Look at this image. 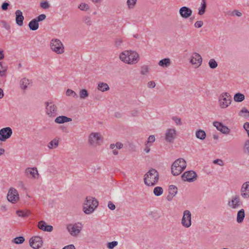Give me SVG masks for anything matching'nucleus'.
Here are the masks:
<instances>
[{"label":"nucleus","mask_w":249,"mask_h":249,"mask_svg":"<svg viewBox=\"0 0 249 249\" xmlns=\"http://www.w3.org/2000/svg\"><path fill=\"white\" fill-rule=\"evenodd\" d=\"M233 99L235 102H241L245 100V97L243 93L237 92L234 94Z\"/></svg>","instance_id":"7c9ffc66"},{"label":"nucleus","mask_w":249,"mask_h":249,"mask_svg":"<svg viewBox=\"0 0 249 249\" xmlns=\"http://www.w3.org/2000/svg\"><path fill=\"white\" fill-rule=\"evenodd\" d=\"M28 26L31 30L36 31L39 28V23L34 18L29 22Z\"/></svg>","instance_id":"c756f323"},{"label":"nucleus","mask_w":249,"mask_h":249,"mask_svg":"<svg viewBox=\"0 0 249 249\" xmlns=\"http://www.w3.org/2000/svg\"><path fill=\"white\" fill-rule=\"evenodd\" d=\"M190 63L195 68H198L202 64V58L198 53L196 52L193 53L191 56Z\"/></svg>","instance_id":"f8f14e48"},{"label":"nucleus","mask_w":249,"mask_h":249,"mask_svg":"<svg viewBox=\"0 0 249 249\" xmlns=\"http://www.w3.org/2000/svg\"><path fill=\"white\" fill-rule=\"evenodd\" d=\"M186 162L184 159L179 158L176 160L171 166V172L174 176H178L186 167Z\"/></svg>","instance_id":"20e7f679"},{"label":"nucleus","mask_w":249,"mask_h":249,"mask_svg":"<svg viewBox=\"0 0 249 249\" xmlns=\"http://www.w3.org/2000/svg\"><path fill=\"white\" fill-rule=\"evenodd\" d=\"M83 228L82 223L77 222L67 225V229L70 233H79Z\"/></svg>","instance_id":"9b49d317"},{"label":"nucleus","mask_w":249,"mask_h":249,"mask_svg":"<svg viewBox=\"0 0 249 249\" xmlns=\"http://www.w3.org/2000/svg\"><path fill=\"white\" fill-rule=\"evenodd\" d=\"M63 249H75V248L73 245L71 244L64 247Z\"/></svg>","instance_id":"680f3d73"},{"label":"nucleus","mask_w":249,"mask_h":249,"mask_svg":"<svg viewBox=\"0 0 249 249\" xmlns=\"http://www.w3.org/2000/svg\"><path fill=\"white\" fill-rule=\"evenodd\" d=\"M159 179V173L154 169H150L144 175V183L148 186H154Z\"/></svg>","instance_id":"7ed1b4c3"},{"label":"nucleus","mask_w":249,"mask_h":249,"mask_svg":"<svg viewBox=\"0 0 249 249\" xmlns=\"http://www.w3.org/2000/svg\"><path fill=\"white\" fill-rule=\"evenodd\" d=\"M108 207L111 210H115L116 208L115 205L111 201L108 203Z\"/></svg>","instance_id":"052dcab7"},{"label":"nucleus","mask_w":249,"mask_h":249,"mask_svg":"<svg viewBox=\"0 0 249 249\" xmlns=\"http://www.w3.org/2000/svg\"><path fill=\"white\" fill-rule=\"evenodd\" d=\"M66 95L67 96L72 97L74 98H76L78 97L76 93L74 91L71 89H68L66 90Z\"/></svg>","instance_id":"a19ab883"},{"label":"nucleus","mask_w":249,"mask_h":249,"mask_svg":"<svg viewBox=\"0 0 249 249\" xmlns=\"http://www.w3.org/2000/svg\"><path fill=\"white\" fill-rule=\"evenodd\" d=\"M243 127L246 131V132L248 134V137H249V122L245 123L244 124Z\"/></svg>","instance_id":"4d7b16f0"},{"label":"nucleus","mask_w":249,"mask_h":249,"mask_svg":"<svg viewBox=\"0 0 249 249\" xmlns=\"http://www.w3.org/2000/svg\"><path fill=\"white\" fill-rule=\"evenodd\" d=\"M119 58L126 64L134 65L138 62L140 57L138 53L134 51L125 50L120 54Z\"/></svg>","instance_id":"f257e3e1"},{"label":"nucleus","mask_w":249,"mask_h":249,"mask_svg":"<svg viewBox=\"0 0 249 249\" xmlns=\"http://www.w3.org/2000/svg\"><path fill=\"white\" fill-rule=\"evenodd\" d=\"M171 64V60L168 58L162 59L158 62L159 66L163 68L169 67Z\"/></svg>","instance_id":"cd10ccee"},{"label":"nucleus","mask_w":249,"mask_h":249,"mask_svg":"<svg viewBox=\"0 0 249 249\" xmlns=\"http://www.w3.org/2000/svg\"><path fill=\"white\" fill-rule=\"evenodd\" d=\"M59 144V140L57 139H54L52 140L48 145L49 149H54L58 147Z\"/></svg>","instance_id":"c9c22d12"},{"label":"nucleus","mask_w":249,"mask_h":249,"mask_svg":"<svg viewBox=\"0 0 249 249\" xmlns=\"http://www.w3.org/2000/svg\"><path fill=\"white\" fill-rule=\"evenodd\" d=\"M46 112L49 117H54L57 114L56 107L52 102L46 103Z\"/></svg>","instance_id":"a211bd4d"},{"label":"nucleus","mask_w":249,"mask_h":249,"mask_svg":"<svg viewBox=\"0 0 249 249\" xmlns=\"http://www.w3.org/2000/svg\"><path fill=\"white\" fill-rule=\"evenodd\" d=\"M245 211L244 209H242L240 210H239L237 214V222L238 223H242L245 218Z\"/></svg>","instance_id":"2f4dec72"},{"label":"nucleus","mask_w":249,"mask_h":249,"mask_svg":"<svg viewBox=\"0 0 249 249\" xmlns=\"http://www.w3.org/2000/svg\"><path fill=\"white\" fill-rule=\"evenodd\" d=\"M196 173L192 170L185 172L182 175V178L184 181L189 182H193L196 179Z\"/></svg>","instance_id":"f3484780"},{"label":"nucleus","mask_w":249,"mask_h":249,"mask_svg":"<svg viewBox=\"0 0 249 249\" xmlns=\"http://www.w3.org/2000/svg\"><path fill=\"white\" fill-rule=\"evenodd\" d=\"M179 13L181 18L184 19H187L192 15L193 11L189 7L183 6L179 9Z\"/></svg>","instance_id":"6ab92c4d"},{"label":"nucleus","mask_w":249,"mask_h":249,"mask_svg":"<svg viewBox=\"0 0 249 249\" xmlns=\"http://www.w3.org/2000/svg\"><path fill=\"white\" fill-rule=\"evenodd\" d=\"M123 147V144L121 142H118L115 144H111L110 145V148L113 149L116 148V149H121Z\"/></svg>","instance_id":"49530a36"},{"label":"nucleus","mask_w":249,"mask_h":249,"mask_svg":"<svg viewBox=\"0 0 249 249\" xmlns=\"http://www.w3.org/2000/svg\"><path fill=\"white\" fill-rule=\"evenodd\" d=\"M137 0H127L126 4L127 8L129 10L133 9L135 8Z\"/></svg>","instance_id":"4c0bfd02"},{"label":"nucleus","mask_w":249,"mask_h":249,"mask_svg":"<svg viewBox=\"0 0 249 249\" xmlns=\"http://www.w3.org/2000/svg\"><path fill=\"white\" fill-rule=\"evenodd\" d=\"M8 67L3 62L0 61V77L5 78L7 76Z\"/></svg>","instance_id":"393cba45"},{"label":"nucleus","mask_w":249,"mask_h":249,"mask_svg":"<svg viewBox=\"0 0 249 249\" xmlns=\"http://www.w3.org/2000/svg\"><path fill=\"white\" fill-rule=\"evenodd\" d=\"M79 97L81 99L84 100L86 98H87L89 96V94L86 89H82L79 91Z\"/></svg>","instance_id":"e433bc0d"},{"label":"nucleus","mask_w":249,"mask_h":249,"mask_svg":"<svg viewBox=\"0 0 249 249\" xmlns=\"http://www.w3.org/2000/svg\"><path fill=\"white\" fill-rule=\"evenodd\" d=\"M155 86H156V83L153 81H149L147 83V87L149 88L153 89V88H155Z\"/></svg>","instance_id":"13d9d810"},{"label":"nucleus","mask_w":249,"mask_h":249,"mask_svg":"<svg viewBox=\"0 0 249 249\" xmlns=\"http://www.w3.org/2000/svg\"><path fill=\"white\" fill-rule=\"evenodd\" d=\"M213 163L215 164H217L219 165H223V161L220 160H215L213 161Z\"/></svg>","instance_id":"0e129e2a"},{"label":"nucleus","mask_w":249,"mask_h":249,"mask_svg":"<svg viewBox=\"0 0 249 249\" xmlns=\"http://www.w3.org/2000/svg\"><path fill=\"white\" fill-rule=\"evenodd\" d=\"M112 150V153L114 155H117L118 154V149H116V148L111 149Z\"/></svg>","instance_id":"338daca9"},{"label":"nucleus","mask_w":249,"mask_h":249,"mask_svg":"<svg viewBox=\"0 0 249 249\" xmlns=\"http://www.w3.org/2000/svg\"><path fill=\"white\" fill-rule=\"evenodd\" d=\"M145 147L144 150L146 153H148L150 152V147H151V146L147 145L146 144H145Z\"/></svg>","instance_id":"69168bd1"},{"label":"nucleus","mask_w":249,"mask_h":249,"mask_svg":"<svg viewBox=\"0 0 249 249\" xmlns=\"http://www.w3.org/2000/svg\"><path fill=\"white\" fill-rule=\"evenodd\" d=\"M213 125L216 129L224 134H229L230 132V129L223 124L219 122H214Z\"/></svg>","instance_id":"aec40b11"},{"label":"nucleus","mask_w":249,"mask_h":249,"mask_svg":"<svg viewBox=\"0 0 249 249\" xmlns=\"http://www.w3.org/2000/svg\"><path fill=\"white\" fill-rule=\"evenodd\" d=\"M78 8L81 11H87L89 9V6L86 3L82 2L79 5Z\"/></svg>","instance_id":"58836bf2"},{"label":"nucleus","mask_w":249,"mask_h":249,"mask_svg":"<svg viewBox=\"0 0 249 249\" xmlns=\"http://www.w3.org/2000/svg\"><path fill=\"white\" fill-rule=\"evenodd\" d=\"M25 174L26 177L33 179L39 178V174L36 167H28L25 170Z\"/></svg>","instance_id":"dca6fc26"},{"label":"nucleus","mask_w":249,"mask_h":249,"mask_svg":"<svg viewBox=\"0 0 249 249\" xmlns=\"http://www.w3.org/2000/svg\"><path fill=\"white\" fill-rule=\"evenodd\" d=\"M172 120L176 125H181L182 124L181 118L178 116H172Z\"/></svg>","instance_id":"79ce46f5"},{"label":"nucleus","mask_w":249,"mask_h":249,"mask_svg":"<svg viewBox=\"0 0 249 249\" xmlns=\"http://www.w3.org/2000/svg\"><path fill=\"white\" fill-rule=\"evenodd\" d=\"M155 141V137L153 135H150L147 139V142H146V144L147 145L152 146L153 142Z\"/></svg>","instance_id":"c03bdc74"},{"label":"nucleus","mask_w":249,"mask_h":249,"mask_svg":"<svg viewBox=\"0 0 249 249\" xmlns=\"http://www.w3.org/2000/svg\"><path fill=\"white\" fill-rule=\"evenodd\" d=\"M4 96V92L2 89L0 88V99H2Z\"/></svg>","instance_id":"774afa93"},{"label":"nucleus","mask_w":249,"mask_h":249,"mask_svg":"<svg viewBox=\"0 0 249 249\" xmlns=\"http://www.w3.org/2000/svg\"><path fill=\"white\" fill-rule=\"evenodd\" d=\"M38 227L39 229L47 232H51L53 230V227L51 225H49L44 221H41L38 223Z\"/></svg>","instance_id":"b1692460"},{"label":"nucleus","mask_w":249,"mask_h":249,"mask_svg":"<svg viewBox=\"0 0 249 249\" xmlns=\"http://www.w3.org/2000/svg\"><path fill=\"white\" fill-rule=\"evenodd\" d=\"M244 150L246 153L249 154V140L245 141L244 144Z\"/></svg>","instance_id":"de8ad7c7"},{"label":"nucleus","mask_w":249,"mask_h":249,"mask_svg":"<svg viewBox=\"0 0 249 249\" xmlns=\"http://www.w3.org/2000/svg\"><path fill=\"white\" fill-rule=\"evenodd\" d=\"M4 58V51L0 49V61L3 60Z\"/></svg>","instance_id":"e2e57ef3"},{"label":"nucleus","mask_w":249,"mask_h":249,"mask_svg":"<svg viewBox=\"0 0 249 249\" xmlns=\"http://www.w3.org/2000/svg\"><path fill=\"white\" fill-rule=\"evenodd\" d=\"M218 107L221 109H225L229 107L232 103L231 94L228 92H223L219 94L217 98Z\"/></svg>","instance_id":"f03ea898"},{"label":"nucleus","mask_w":249,"mask_h":249,"mask_svg":"<svg viewBox=\"0 0 249 249\" xmlns=\"http://www.w3.org/2000/svg\"><path fill=\"white\" fill-rule=\"evenodd\" d=\"M153 193L156 196H160L163 193V189L161 187H156L154 189Z\"/></svg>","instance_id":"ea45409f"},{"label":"nucleus","mask_w":249,"mask_h":249,"mask_svg":"<svg viewBox=\"0 0 249 249\" xmlns=\"http://www.w3.org/2000/svg\"><path fill=\"white\" fill-rule=\"evenodd\" d=\"M181 225L183 227L188 228L192 225L191 213L186 210L183 213V216L181 220Z\"/></svg>","instance_id":"9d476101"},{"label":"nucleus","mask_w":249,"mask_h":249,"mask_svg":"<svg viewBox=\"0 0 249 249\" xmlns=\"http://www.w3.org/2000/svg\"><path fill=\"white\" fill-rule=\"evenodd\" d=\"M196 137L200 140H204L206 137L205 132L201 129H199L196 132Z\"/></svg>","instance_id":"72a5a7b5"},{"label":"nucleus","mask_w":249,"mask_h":249,"mask_svg":"<svg viewBox=\"0 0 249 249\" xmlns=\"http://www.w3.org/2000/svg\"><path fill=\"white\" fill-rule=\"evenodd\" d=\"M40 7L44 9H47L50 7L49 4L47 1H41L40 2Z\"/></svg>","instance_id":"8fccbe9b"},{"label":"nucleus","mask_w":249,"mask_h":249,"mask_svg":"<svg viewBox=\"0 0 249 249\" xmlns=\"http://www.w3.org/2000/svg\"><path fill=\"white\" fill-rule=\"evenodd\" d=\"M177 131L175 128H168L165 131L164 138L167 142L173 143L174 140L177 138Z\"/></svg>","instance_id":"6e6552de"},{"label":"nucleus","mask_w":249,"mask_h":249,"mask_svg":"<svg viewBox=\"0 0 249 249\" xmlns=\"http://www.w3.org/2000/svg\"><path fill=\"white\" fill-rule=\"evenodd\" d=\"M241 196L244 198H249V182L244 183L241 189Z\"/></svg>","instance_id":"412c9836"},{"label":"nucleus","mask_w":249,"mask_h":249,"mask_svg":"<svg viewBox=\"0 0 249 249\" xmlns=\"http://www.w3.org/2000/svg\"><path fill=\"white\" fill-rule=\"evenodd\" d=\"M103 142V137L100 133L91 132L89 136L88 142L93 146H97L101 144Z\"/></svg>","instance_id":"0eeeda50"},{"label":"nucleus","mask_w":249,"mask_h":249,"mask_svg":"<svg viewBox=\"0 0 249 249\" xmlns=\"http://www.w3.org/2000/svg\"><path fill=\"white\" fill-rule=\"evenodd\" d=\"M149 72V70L147 66H143L142 67L141 73L143 75H146Z\"/></svg>","instance_id":"5fc2aeb1"},{"label":"nucleus","mask_w":249,"mask_h":249,"mask_svg":"<svg viewBox=\"0 0 249 249\" xmlns=\"http://www.w3.org/2000/svg\"><path fill=\"white\" fill-rule=\"evenodd\" d=\"M7 198V200L13 204L17 203L19 199L18 191L14 188H10L8 191Z\"/></svg>","instance_id":"ddd939ff"},{"label":"nucleus","mask_w":249,"mask_h":249,"mask_svg":"<svg viewBox=\"0 0 249 249\" xmlns=\"http://www.w3.org/2000/svg\"><path fill=\"white\" fill-rule=\"evenodd\" d=\"M25 239L23 236H19L15 238L12 242L16 244H21L24 242Z\"/></svg>","instance_id":"37998d69"},{"label":"nucleus","mask_w":249,"mask_h":249,"mask_svg":"<svg viewBox=\"0 0 249 249\" xmlns=\"http://www.w3.org/2000/svg\"><path fill=\"white\" fill-rule=\"evenodd\" d=\"M217 63L214 59H211L209 61V66L211 69H215L217 67Z\"/></svg>","instance_id":"a18cd8bd"},{"label":"nucleus","mask_w":249,"mask_h":249,"mask_svg":"<svg viewBox=\"0 0 249 249\" xmlns=\"http://www.w3.org/2000/svg\"><path fill=\"white\" fill-rule=\"evenodd\" d=\"M16 213L19 217L25 218L28 217L31 214V212L27 209L19 210L16 211Z\"/></svg>","instance_id":"c85d7f7f"},{"label":"nucleus","mask_w":249,"mask_h":249,"mask_svg":"<svg viewBox=\"0 0 249 249\" xmlns=\"http://www.w3.org/2000/svg\"><path fill=\"white\" fill-rule=\"evenodd\" d=\"M29 245L34 249H39L43 245L42 238L39 236H34L29 240Z\"/></svg>","instance_id":"4468645a"},{"label":"nucleus","mask_w":249,"mask_h":249,"mask_svg":"<svg viewBox=\"0 0 249 249\" xmlns=\"http://www.w3.org/2000/svg\"><path fill=\"white\" fill-rule=\"evenodd\" d=\"M98 205V202L96 199L91 196H87L83 204V209L86 214H90L93 213L95 208Z\"/></svg>","instance_id":"39448f33"},{"label":"nucleus","mask_w":249,"mask_h":249,"mask_svg":"<svg viewBox=\"0 0 249 249\" xmlns=\"http://www.w3.org/2000/svg\"><path fill=\"white\" fill-rule=\"evenodd\" d=\"M32 82L26 78H23L19 81V86L22 89L25 90L32 86Z\"/></svg>","instance_id":"5701e85b"},{"label":"nucleus","mask_w":249,"mask_h":249,"mask_svg":"<svg viewBox=\"0 0 249 249\" xmlns=\"http://www.w3.org/2000/svg\"><path fill=\"white\" fill-rule=\"evenodd\" d=\"M46 16L45 14H41L37 16L35 19L39 23L40 21H42L45 19Z\"/></svg>","instance_id":"603ef678"},{"label":"nucleus","mask_w":249,"mask_h":249,"mask_svg":"<svg viewBox=\"0 0 249 249\" xmlns=\"http://www.w3.org/2000/svg\"><path fill=\"white\" fill-rule=\"evenodd\" d=\"M12 133V129L10 127H6L0 129V141L5 142L11 137Z\"/></svg>","instance_id":"2eb2a0df"},{"label":"nucleus","mask_w":249,"mask_h":249,"mask_svg":"<svg viewBox=\"0 0 249 249\" xmlns=\"http://www.w3.org/2000/svg\"><path fill=\"white\" fill-rule=\"evenodd\" d=\"M118 244V242L117 241H112L111 242H109L107 244V248L109 249H113L115 246H116Z\"/></svg>","instance_id":"864d4df0"},{"label":"nucleus","mask_w":249,"mask_h":249,"mask_svg":"<svg viewBox=\"0 0 249 249\" xmlns=\"http://www.w3.org/2000/svg\"><path fill=\"white\" fill-rule=\"evenodd\" d=\"M206 9V3L205 0H202L201 5L198 9V14L199 16H202L204 14Z\"/></svg>","instance_id":"473e14b6"},{"label":"nucleus","mask_w":249,"mask_h":249,"mask_svg":"<svg viewBox=\"0 0 249 249\" xmlns=\"http://www.w3.org/2000/svg\"><path fill=\"white\" fill-rule=\"evenodd\" d=\"M238 115L245 118H249V111L246 107H244L239 112Z\"/></svg>","instance_id":"f704fd0d"},{"label":"nucleus","mask_w":249,"mask_h":249,"mask_svg":"<svg viewBox=\"0 0 249 249\" xmlns=\"http://www.w3.org/2000/svg\"><path fill=\"white\" fill-rule=\"evenodd\" d=\"M203 25V22L201 20H198L196 21L194 24V26L196 28H199L201 27Z\"/></svg>","instance_id":"6e6d98bb"},{"label":"nucleus","mask_w":249,"mask_h":249,"mask_svg":"<svg viewBox=\"0 0 249 249\" xmlns=\"http://www.w3.org/2000/svg\"><path fill=\"white\" fill-rule=\"evenodd\" d=\"M51 50L57 54H62L65 52V47L61 41L58 38H53L50 43Z\"/></svg>","instance_id":"423d86ee"},{"label":"nucleus","mask_w":249,"mask_h":249,"mask_svg":"<svg viewBox=\"0 0 249 249\" xmlns=\"http://www.w3.org/2000/svg\"><path fill=\"white\" fill-rule=\"evenodd\" d=\"M169 191L172 195L175 196L177 193V188L174 185H171L169 187Z\"/></svg>","instance_id":"09e8293b"},{"label":"nucleus","mask_w":249,"mask_h":249,"mask_svg":"<svg viewBox=\"0 0 249 249\" xmlns=\"http://www.w3.org/2000/svg\"><path fill=\"white\" fill-rule=\"evenodd\" d=\"M15 14L16 24L19 26H22L23 24V21L24 19L22 11L20 10H17L16 11Z\"/></svg>","instance_id":"4be33fe9"},{"label":"nucleus","mask_w":249,"mask_h":249,"mask_svg":"<svg viewBox=\"0 0 249 249\" xmlns=\"http://www.w3.org/2000/svg\"><path fill=\"white\" fill-rule=\"evenodd\" d=\"M72 121L71 118L65 116H59L56 117L54 120V122L56 124H61L65 123L70 122Z\"/></svg>","instance_id":"a878e982"},{"label":"nucleus","mask_w":249,"mask_h":249,"mask_svg":"<svg viewBox=\"0 0 249 249\" xmlns=\"http://www.w3.org/2000/svg\"><path fill=\"white\" fill-rule=\"evenodd\" d=\"M9 4L8 2H4L1 5V9L2 10L6 11L8 9Z\"/></svg>","instance_id":"bf43d9fd"},{"label":"nucleus","mask_w":249,"mask_h":249,"mask_svg":"<svg viewBox=\"0 0 249 249\" xmlns=\"http://www.w3.org/2000/svg\"><path fill=\"white\" fill-rule=\"evenodd\" d=\"M97 89L98 90L104 92L109 90V87L106 83L99 82L97 84Z\"/></svg>","instance_id":"bb28decb"},{"label":"nucleus","mask_w":249,"mask_h":249,"mask_svg":"<svg viewBox=\"0 0 249 249\" xmlns=\"http://www.w3.org/2000/svg\"><path fill=\"white\" fill-rule=\"evenodd\" d=\"M242 205L240 197L238 195L232 196L228 201V206L232 209H237Z\"/></svg>","instance_id":"1a4fd4ad"},{"label":"nucleus","mask_w":249,"mask_h":249,"mask_svg":"<svg viewBox=\"0 0 249 249\" xmlns=\"http://www.w3.org/2000/svg\"><path fill=\"white\" fill-rule=\"evenodd\" d=\"M83 21L85 24L89 26L90 25L92 22L90 17L88 16H85L84 17Z\"/></svg>","instance_id":"3c124183"}]
</instances>
